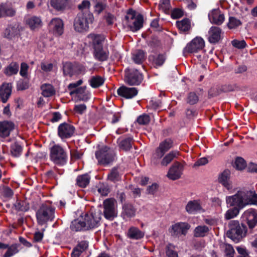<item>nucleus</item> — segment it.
I'll return each instance as SVG.
<instances>
[{"label":"nucleus","instance_id":"obj_1","mask_svg":"<svg viewBox=\"0 0 257 257\" xmlns=\"http://www.w3.org/2000/svg\"><path fill=\"white\" fill-rule=\"evenodd\" d=\"M226 200L231 205H239L241 207L247 205H257V194L254 190H239L234 195L227 196Z\"/></svg>","mask_w":257,"mask_h":257},{"label":"nucleus","instance_id":"obj_2","mask_svg":"<svg viewBox=\"0 0 257 257\" xmlns=\"http://www.w3.org/2000/svg\"><path fill=\"white\" fill-rule=\"evenodd\" d=\"M94 17L90 11L79 13L74 22V29L79 33H84L88 31L89 24L93 23Z\"/></svg>","mask_w":257,"mask_h":257},{"label":"nucleus","instance_id":"obj_3","mask_svg":"<svg viewBox=\"0 0 257 257\" xmlns=\"http://www.w3.org/2000/svg\"><path fill=\"white\" fill-rule=\"evenodd\" d=\"M50 160L56 165L63 166L66 164L68 155L65 149L58 144H55L50 148Z\"/></svg>","mask_w":257,"mask_h":257},{"label":"nucleus","instance_id":"obj_4","mask_svg":"<svg viewBox=\"0 0 257 257\" xmlns=\"http://www.w3.org/2000/svg\"><path fill=\"white\" fill-rule=\"evenodd\" d=\"M37 222L44 225L48 221H52L55 218V208L49 203H43L36 212Z\"/></svg>","mask_w":257,"mask_h":257},{"label":"nucleus","instance_id":"obj_5","mask_svg":"<svg viewBox=\"0 0 257 257\" xmlns=\"http://www.w3.org/2000/svg\"><path fill=\"white\" fill-rule=\"evenodd\" d=\"M229 229L227 231V236L234 241L238 242L245 235L246 227L243 223L240 224L237 220H231L229 222Z\"/></svg>","mask_w":257,"mask_h":257},{"label":"nucleus","instance_id":"obj_6","mask_svg":"<svg viewBox=\"0 0 257 257\" xmlns=\"http://www.w3.org/2000/svg\"><path fill=\"white\" fill-rule=\"evenodd\" d=\"M124 21L133 32H136L143 27V16L140 14L137 15L136 12L132 9L128 10Z\"/></svg>","mask_w":257,"mask_h":257},{"label":"nucleus","instance_id":"obj_7","mask_svg":"<svg viewBox=\"0 0 257 257\" xmlns=\"http://www.w3.org/2000/svg\"><path fill=\"white\" fill-rule=\"evenodd\" d=\"M115 156L113 150L105 146L95 152V157L98 164L103 166L112 163L114 160Z\"/></svg>","mask_w":257,"mask_h":257},{"label":"nucleus","instance_id":"obj_8","mask_svg":"<svg viewBox=\"0 0 257 257\" xmlns=\"http://www.w3.org/2000/svg\"><path fill=\"white\" fill-rule=\"evenodd\" d=\"M143 79V74L138 70L128 68L125 70L124 80L129 85H139Z\"/></svg>","mask_w":257,"mask_h":257},{"label":"nucleus","instance_id":"obj_9","mask_svg":"<svg viewBox=\"0 0 257 257\" xmlns=\"http://www.w3.org/2000/svg\"><path fill=\"white\" fill-rule=\"evenodd\" d=\"M101 219V212L100 210L94 211L91 214H86L84 221L87 230L98 227Z\"/></svg>","mask_w":257,"mask_h":257},{"label":"nucleus","instance_id":"obj_10","mask_svg":"<svg viewBox=\"0 0 257 257\" xmlns=\"http://www.w3.org/2000/svg\"><path fill=\"white\" fill-rule=\"evenodd\" d=\"M115 200L109 198L103 202V215L108 220H112L117 216V211L115 207Z\"/></svg>","mask_w":257,"mask_h":257},{"label":"nucleus","instance_id":"obj_11","mask_svg":"<svg viewBox=\"0 0 257 257\" xmlns=\"http://www.w3.org/2000/svg\"><path fill=\"white\" fill-rule=\"evenodd\" d=\"M242 222H246L249 229H253L257 224V210L249 208L244 211L241 216Z\"/></svg>","mask_w":257,"mask_h":257},{"label":"nucleus","instance_id":"obj_12","mask_svg":"<svg viewBox=\"0 0 257 257\" xmlns=\"http://www.w3.org/2000/svg\"><path fill=\"white\" fill-rule=\"evenodd\" d=\"M75 127L66 122L60 124L58 127V135L62 139H66L71 138L74 134Z\"/></svg>","mask_w":257,"mask_h":257},{"label":"nucleus","instance_id":"obj_13","mask_svg":"<svg viewBox=\"0 0 257 257\" xmlns=\"http://www.w3.org/2000/svg\"><path fill=\"white\" fill-rule=\"evenodd\" d=\"M205 46V42L200 37H196L187 44L184 49L188 53H196L201 50Z\"/></svg>","mask_w":257,"mask_h":257},{"label":"nucleus","instance_id":"obj_14","mask_svg":"<svg viewBox=\"0 0 257 257\" xmlns=\"http://www.w3.org/2000/svg\"><path fill=\"white\" fill-rule=\"evenodd\" d=\"M222 30L216 26L211 27L208 32V40L211 44L218 43L221 38Z\"/></svg>","mask_w":257,"mask_h":257},{"label":"nucleus","instance_id":"obj_15","mask_svg":"<svg viewBox=\"0 0 257 257\" xmlns=\"http://www.w3.org/2000/svg\"><path fill=\"white\" fill-rule=\"evenodd\" d=\"M49 28L54 34L61 35L64 31V24L63 21L59 18H54L50 22Z\"/></svg>","mask_w":257,"mask_h":257},{"label":"nucleus","instance_id":"obj_16","mask_svg":"<svg viewBox=\"0 0 257 257\" xmlns=\"http://www.w3.org/2000/svg\"><path fill=\"white\" fill-rule=\"evenodd\" d=\"M119 95L127 99H131L136 96L138 93V90L135 87H127L122 86L117 89Z\"/></svg>","mask_w":257,"mask_h":257},{"label":"nucleus","instance_id":"obj_17","mask_svg":"<svg viewBox=\"0 0 257 257\" xmlns=\"http://www.w3.org/2000/svg\"><path fill=\"white\" fill-rule=\"evenodd\" d=\"M15 124L11 121H0V137L6 138L15 128Z\"/></svg>","mask_w":257,"mask_h":257},{"label":"nucleus","instance_id":"obj_18","mask_svg":"<svg viewBox=\"0 0 257 257\" xmlns=\"http://www.w3.org/2000/svg\"><path fill=\"white\" fill-rule=\"evenodd\" d=\"M109 51L106 48L101 47L93 49V56L97 61L103 62L107 60Z\"/></svg>","mask_w":257,"mask_h":257},{"label":"nucleus","instance_id":"obj_19","mask_svg":"<svg viewBox=\"0 0 257 257\" xmlns=\"http://www.w3.org/2000/svg\"><path fill=\"white\" fill-rule=\"evenodd\" d=\"M230 172L229 170H225L218 177V181L227 190L232 189L231 182L230 180Z\"/></svg>","mask_w":257,"mask_h":257},{"label":"nucleus","instance_id":"obj_20","mask_svg":"<svg viewBox=\"0 0 257 257\" xmlns=\"http://www.w3.org/2000/svg\"><path fill=\"white\" fill-rule=\"evenodd\" d=\"M12 85L10 83H4L0 87V97L3 103H6L12 93Z\"/></svg>","mask_w":257,"mask_h":257},{"label":"nucleus","instance_id":"obj_21","mask_svg":"<svg viewBox=\"0 0 257 257\" xmlns=\"http://www.w3.org/2000/svg\"><path fill=\"white\" fill-rule=\"evenodd\" d=\"M208 18L211 23L220 25L224 21V16L218 10H213L208 14Z\"/></svg>","mask_w":257,"mask_h":257},{"label":"nucleus","instance_id":"obj_22","mask_svg":"<svg viewBox=\"0 0 257 257\" xmlns=\"http://www.w3.org/2000/svg\"><path fill=\"white\" fill-rule=\"evenodd\" d=\"M191 29V21L188 18H184L181 21H178V30L180 34H188Z\"/></svg>","mask_w":257,"mask_h":257},{"label":"nucleus","instance_id":"obj_23","mask_svg":"<svg viewBox=\"0 0 257 257\" xmlns=\"http://www.w3.org/2000/svg\"><path fill=\"white\" fill-rule=\"evenodd\" d=\"M186 210L190 214L204 211L200 203L197 200L190 201L186 206Z\"/></svg>","mask_w":257,"mask_h":257},{"label":"nucleus","instance_id":"obj_24","mask_svg":"<svg viewBox=\"0 0 257 257\" xmlns=\"http://www.w3.org/2000/svg\"><path fill=\"white\" fill-rule=\"evenodd\" d=\"M88 38L92 41V47L93 49L103 47L102 43L105 40L104 36L91 34L88 35Z\"/></svg>","mask_w":257,"mask_h":257},{"label":"nucleus","instance_id":"obj_25","mask_svg":"<svg viewBox=\"0 0 257 257\" xmlns=\"http://www.w3.org/2000/svg\"><path fill=\"white\" fill-rule=\"evenodd\" d=\"M226 203L228 205L231 207H233L228 209L225 214V218L226 219L229 220L231 218H234L237 216L240 211V210L242 209L243 207H241L239 205H231L226 201Z\"/></svg>","mask_w":257,"mask_h":257},{"label":"nucleus","instance_id":"obj_26","mask_svg":"<svg viewBox=\"0 0 257 257\" xmlns=\"http://www.w3.org/2000/svg\"><path fill=\"white\" fill-rule=\"evenodd\" d=\"M27 24L32 30L40 28L43 24L41 18L37 16H33L28 19Z\"/></svg>","mask_w":257,"mask_h":257},{"label":"nucleus","instance_id":"obj_27","mask_svg":"<svg viewBox=\"0 0 257 257\" xmlns=\"http://www.w3.org/2000/svg\"><path fill=\"white\" fill-rule=\"evenodd\" d=\"M2 18L12 17L15 16L16 11L10 5L6 3L2 4Z\"/></svg>","mask_w":257,"mask_h":257},{"label":"nucleus","instance_id":"obj_28","mask_svg":"<svg viewBox=\"0 0 257 257\" xmlns=\"http://www.w3.org/2000/svg\"><path fill=\"white\" fill-rule=\"evenodd\" d=\"M85 87H78L74 90H71L70 94L72 95L76 94L80 100L87 101L89 98V96L88 94H85Z\"/></svg>","mask_w":257,"mask_h":257},{"label":"nucleus","instance_id":"obj_29","mask_svg":"<svg viewBox=\"0 0 257 257\" xmlns=\"http://www.w3.org/2000/svg\"><path fill=\"white\" fill-rule=\"evenodd\" d=\"M149 59L156 68L162 66L166 60L165 56L163 54L150 56Z\"/></svg>","mask_w":257,"mask_h":257},{"label":"nucleus","instance_id":"obj_30","mask_svg":"<svg viewBox=\"0 0 257 257\" xmlns=\"http://www.w3.org/2000/svg\"><path fill=\"white\" fill-rule=\"evenodd\" d=\"M70 228L74 231H86L84 221L79 219H75L72 221L70 225Z\"/></svg>","mask_w":257,"mask_h":257},{"label":"nucleus","instance_id":"obj_31","mask_svg":"<svg viewBox=\"0 0 257 257\" xmlns=\"http://www.w3.org/2000/svg\"><path fill=\"white\" fill-rule=\"evenodd\" d=\"M90 177L87 174L79 175L77 176L76 184L81 188L86 187L90 182Z\"/></svg>","mask_w":257,"mask_h":257},{"label":"nucleus","instance_id":"obj_32","mask_svg":"<svg viewBox=\"0 0 257 257\" xmlns=\"http://www.w3.org/2000/svg\"><path fill=\"white\" fill-rule=\"evenodd\" d=\"M42 94L46 97H51L55 93L53 86L49 84H44L41 86Z\"/></svg>","mask_w":257,"mask_h":257},{"label":"nucleus","instance_id":"obj_33","mask_svg":"<svg viewBox=\"0 0 257 257\" xmlns=\"http://www.w3.org/2000/svg\"><path fill=\"white\" fill-rule=\"evenodd\" d=\"M19 65L17 62H13L4 70V73L9 76L17 74L19 71Z\"/></svg>","mask_w":257,"mask_h":257},{"label":"nucleus","instance_id":"obj_34","mask_svg":"<svg viewBox=\"0 0 257 257\" xmlns=\"http://www.w3.org/2000/svg\"><path fill=\"white\" fill-rule=\"evenodd\" d=\"M122 209V215L124 218H131L135 216L136 210L132 204H124Z\"/></svg>","mask_w":257,"mask_h":257},{"label":"nucleus","instance_id":"obj_35","mask_svg":"<svg viewBox=\"0 0 257 257\" xmlns=\"http://www.w3.org/2000/svg\"><path fill=\"white\" fill-rule=\"evenodd\" d=\"M76 72V65L70 62H66L63 64V73L65 75L72 76Z\"/></svg>","mask_w":257,"mask_h":257},{"label":"nucleus","instance_id":"obj_36","mask_svg":"<svg viewBox=\"0 0 257 257\" xmlns=\"http://www.w3.org/2000/svg\"><path fill=\"white\" fill-rule=\"evenodd\" d=\"M208 227L205 225H199L196 227L194 230V236L196 237H204L209 232Z\"/></svg>","mask_w":257,"mask_h":257},{"label":"nucleus","instance_id":"obj_37","mask_svg":"<svg viewBox=\"0 0 257 257\" xmlns=\"http://www.w3.org/2000/svg\"><path fill=\"white\" fill-rule=\"evenodd\" d=\"M128 236L132 239H139L144 237V233L138 228L132 227L128 231Z\"/></svg>","mask_w":257,"mask_h":257},{"label":"nucleus","instance_id":"obj_38","mask_svg":"<svg viewBox=\"0 0 257 257\" xmlns=\"http://www.w3.org/2000/svg\"><path fill=\"white\" fill-rule=\"evenodd\" d=\"M51 6L57 11H63L68 5L67 0H51Z\"/></svg>","mask_w":257,"mask_h":257},{"label":"nucleus","instance_id":"obj_39","mask_svg":"<svg viewBox=\"0 0 257 257\" xmlns=\"http://www.w3.org/2000/svg\"><path fill=\"white\" fill-rule=\"evenodd\" d=\"M120 175L118 167H113L107 175V180L115 182L120 180Z\"/></svg>","mask_w":257,"mask_h":257},{"label":"nucleus","instance_id":"obj_40","mask_svg":"<svg viewBox=\"0 0 257 257\" xmlns=\"http://www.w3.org/2000/svg\"><path fill=\"white\" fill-rule=\"evenodd\" d=\"M89 82L92 88H96L103 84L104 79L100 76H93L91 77Z\"/></svg>","mask_w":257,"mask_h":257},{"label":"nucleus","instance_id":"obj_41","mask_svg":"<svg viewBox=\"0 0 257 257\" xmlns=\"http://www.w3.org/2000/svg\"><path fill=\"white\" fill-rule=\"evenodd\" d=\"M145 58L146 54L141 50H137L133 54L132 59L136 64H141Z\"/></svg>","mask_w":257,"mask_h":257},{"label":"nucleus","instance_id":"obj_42","mask_svg":"<svg viewBox=\"0 0 257 257\" xmlns=\"http://www.w3.org/2000/svg\"><path fill=\"white\" fill-rule=\"evenodd\" d=\"M165 153L159 147H158L154 153L153 154L151 158V163L156 165L160 162V159L164 155Z\"/></svg>","mask_w":257,"mask_h":257},{"label":"nucleus","instance_id":"obj_43","mask_svg":"<svg viewBox=\"0 0 257 257\" xmlns=\"http://www.w3.org/2000/svg\"><path fill=\"white\" fill-rule=\"evenodd\" d=\"M131 138H126L124 139H118V145L120 149L124 151H127L132 148Z\"/></svg>","mask_w":257,"mask_h":257},{"label":"nucleus","instance_id":"obj_44","mask_svg":"<svg viewBox=\"0 0 257 257\" xmlns=\"http://www.w3.org/2000/svg\"><path fill=\"white\" fill-rule=\"evenodd\" d=\"M22 147L17 143L12 144L11 146V154L14 157H19L22 154Z\"/></svg>","mask_w":257,"mask_h":257},{"label":"nucleus","instance_id":"obj_45","mask_svg":"<svg viewBox=\"0 0 257 257\" xmlns=\"http://www.w3.org/2000/svg\"><path fill=\"white\" fill-rule=\"evenodd\" d=\"M190 227V225L187 222H178V233L186 235Z\"/></svg>","mask_w":257,"mask_h":257},{"label":"nucleus","instance_id":"obj_46","mask_svg":"<svg viewBox=\"0 0 257 257\" xmlns=\"http://www.w3.org/2000/svg\"><path fill=\"white\" fill-rule=\"evenodd\" d=\"M15 209L18 211H27L29 209V205L24 201L17 200L14 204Z\"/></svg>","mask_w":257,"mask_h":257},{"label":"nucleus","instance_id":"obj_47","mask_svg":"<svg viewBox=\"0 0 257 257\" xmlns=\"http://www.w3.org/2000/svg\"><path fill=\"white\" fill-rule=\"evenodd\" d=\"M172 146L173 141L170 139H167L160 143L158 147L165 153L170 149Z\"/></svg>","mask_w":257,"mask_h":257},{"label":"nucleus","instance_id":"obj_48","mask_svg":"<svg viewBox=\"0 0 257 257\" xmlns=\"http://www.w3.org/2000/svg\"><path fill=\"white\" fill-rule=\"evenodd\" d=\"M233 167L238 170H242L246 167V164L242 158L237 157L235 160Z\"/></svg>","mask_w":257,"mask_h":257},{"label":"nucleus","instance_id":"obj_49","mask_svg":"<svg viewBox=\"0 0 257 257\" xmlns=\"http://www.w3.org/2000/svg\"><path fill=\"white\" fill-rule=\"evenodd\" d=\"M177 153L175 151H172L166 155L161 161L163 166L168 165L176 156Z\"/></svg>","mask_w":257,"mask_h":257},{"label":"nucleus","instance_id":"obj_50","mask_svg":"<svg viewBox=\"0 0 257 257\" xmlns=\"http://www.w3.org/2000/svg\"><path fill=\"white\" fill-rule=\"evenodd\" d=\"M7 248L8 250L4 254V257H11L13 255L18 253L19 251L17 244H12L10 246H9Z\"/></svg>","mask_w":257,"mask_h":257},{"label":"nucleus","instance_id":"obj_51","mask_svg":"<svg viewBox=\"0 0 257 257\" xmlns=\"http://www.w3.org/2000/svg\"><path fill=\"white\" fill-rule=\"evenodd\" d=\"M199 100L198 95L194 92H191L189 93L187 102L188 103L191 105H193L197 103Z\"/></svg>","mask_w":257,"mask_h":257},{"label":"nucleus","instance_id":"obj_52","mask_svg":"<svg viewBox=\"0 0 257 257\" xmlns=\"http://www.w3.org/2000/svg\"><path fill=\"white\" fill-rule=\"evenodd\" d=\"M1 193L5 197H11L13 195V190L7 186H2L0 187Z\"/></svg>","mask_w":257,"mask_h":257},{"label":"nucleus","instance_id":"obj_53","mask_svg":"<svg viewBox=\"0 0 257 257\" xmlns=\"http://www.w3.org/2000/svg\"><path fill=\"white\" fill-rule=\"evenodd\" d=\"M167 176L172 180L177 179V166L175 163L170 168Z\"/></svg>","mask_w":257,"mask_h":257},{"label":"nucleus","instance_id":"obj_54","mask_svg":"<svg viewBox=\"0 0 257 257\" xmlns=\"http://www.w3.org/2000/svg\"><path fill=\"white\" fill-rule=\"evenodd\" d=\"M137 121L140 125H147L150 121V117L148 115L143 114L138 117Z\"/></svg>","mask_w":257,"mask_h":257},{"label":"nucleus","instance_id":"obj_55","mask_svg":"<svg viewBox=\"0 0 257 257\" xmlns=\"http://www.w3.org/2000/svg\"><path fill=\"white\" fill-rule=\"evenodd\" d=\"M241 25V22L238 19L234 17H230L228 27L229 29H234Z\"/></svg>","mask_w":257,"mask_h":257},{"label":"nucleus","instance_id":"obj_56","mask_svg":"<svg viewBox=\"0 0 257 257\" xmlns=\"http://www.w3.org/2000/svg\"><path fill=\"white\" fill-rule=\"evenodd\" d=\"M166 254L168 257H177L176 246L172 244H168L167 247Z\"/></svg>","mask_w":257,"mask_h":257},{"label":"nucleus","instance_id":"obj_57","mask_svg":"<svg viewBox=\"0 0 257 257\" xmlns=\"http://www.w3.org/2000/svg\"><path fill=\"white\" fill-rule=\"evenodd\" d=\"M159 7L165 13H167L170 9L169 0H160Z\"/></svg>","mask_w":257,"mask_h":257},{"label":"nucleus","instance_id":"obj_58","mask_svg":"<svg viewBox=\"0 0 257 257\" xmlns=\"http://www.w3.org/2000/svg\"><path fill=\"white\" fill-rule=\"evenodd\" d=\"M28 69L29 66L27 63L25 62L22 63L21 64V69L20 71V74L21 76L25 78H27Z\"/></svg>","mask_w":257,"mask_h":257},{"label":"nucleus","instance_id":"obj_59","mask_svg":"<svg viewBox=\"0 0 257 257\" xmlns=\"http://www.w3.org/2000/svg\"><path fill=\"white\" fill-rule=\"evenodd\" d=\"M90 3L88 1H83L78 6L79 10H81V12L89 11Z\"/></svg>","mask_w":257,"mask_h":257},{"label":"nucleus","instance_id":"obj_60","mask_svg":"<svg viewBox=\"0 0 257 257\" xmlns=\"http://www.w3.org/2000/svg\"><path fill=\"white\" fill-rule=\"evenodd\" d=\"M97 192L102 196H106L109 193V189L103 184H99L97 186Z\"/></svg>","mask_w":257,"mask_h":257},{"label":"nucleus","instance_id":"obj_61","mask_svg":"<svg viewBox=\"0 0 257 257\" xmlns=\"http://www.w3.org/2000/svg\"><path fill=\"white\" fill-rule=\"evenodd\" d=\"M106 5L102 2H97L94 6V12L97 14H100L105 8Z\"/></svg>","mask_w":257,"mask_h":257},{"label":"nucleus","instance_id":"obj_62","mask_svg":"<svg viewBox=\"0 0 257 257\" xmlns=\"http://www.w3.org/2000/svg\"><path fill=\"white\" fill-rule=\"evenodd\" d=\"M222 91V90L219 87H213L209 89L208 94L210 97H214L219 95Z\"/></svg>","mask_w":257,"mask_h":257},{"label":"nucleus","instance_id":"obj_63","mask_svg":"<svg viewBox=\"0 0 257 257\" xmlns=\"http://www.w3.org/2000/svg\"><path fill=\"white\" fill-rule=\"evenodd\" d=\"M225 253L226 257H233L234 250L230 244L225 245Z\"/></svg>","mask_w":257,"mask_h":257},{"label":"nucleus","instance_id":"obj_64","mask_svg":"<svg viewBox=\"0 0 257 257\" xmlns=\"http://www.w3.org/2000/svg\"><path fill=\"white\" fill-rule=\"evenodd\" d=\"M231 43L234 47L238 49H242L246 46V43L244 40L238 41L234 40L231 42Z\"/></svg>","mask_w":257,"mask_h":257}]
</instances>
